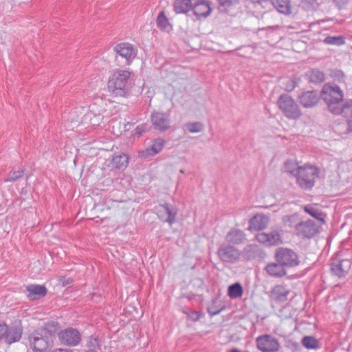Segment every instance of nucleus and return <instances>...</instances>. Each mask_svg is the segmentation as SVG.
I'll return each mask as SVG.
<instances>
[{"label": "nucleus", "mask_w": 352, "mask_h": 352, "mask_svg": "<svg viewBox=\"0 0 352 352\" xmlns=\"http://www.w3.org/2000/svg\"><path fill=\"white\" fill-rule=\"evenodd\" d=\"M186 126L187 130L192 133L201 132L204 129V125L199 122H189Z\"/></svg>", "instance_id": "38"}, {"label": "nucleus", "mask_w": 352, "mask_h": 352, "mask_svg": "<svg viewBox=\"0 0 352 352\" xmlns=\"http://www.w3.org/2000/svg\"><path fill=\"white\" fill-rule=\"evenodd\" d=\"M274 7L280 12L284 14H291L290 0H271Z\"/></svg>", "instance_id": "25"}, {"label": "nucleus", "mask_w": 352, "mask_h": 352, "mask_svg": "<svg viewBox=\"0 0 352 352\" xmlns=\"http://www.w3.org/2000/svg\"><path fill=\"white\" fill-rule=\"evenodd\" d=\"M189 316H190V318H191L192 320L197 321V320H198L199 319L200 314H199V312L192 311V312L190 313Z\"/></svg>", "instance_id": "48"}, {"label": "nucleus", "mask_w": 352, "mask_h": 352, "mask_svg": "<svg viewBox=\"0 0 352 352\" xmlns=\"http://www.w3.org/2000/svg\"><path fill=\"white\" fill-rule=\"evenodd\" d=\"M24 174L23 169L10 171L6 178L4 179L5 182H12L21 178Z\"/></svg>", "instance_id": "37"}, {"label": "nucleus", "mask_w": 352, "mask_h": 352, "mask_svg": "<svg viewBox=\"0 0 352 352\" xmlns=\"http://www.w3.org/2000/svg\"><path fill=\"white\" fill-rule=\"evenodd\" d=\"M131 73L128 70L116 69L109 76L107 87L113 96L126 97L130 89Z\"/></svg>", "instance_id": "1"}, {"label": "nucleus", "mask_w": 352, "mask_h": 352, "mask_svg": "<svg viewBox=\"0 0 352 352\" xmlns=\"http://www.w3.org/2000/svg\"><path fill=\"white\" fill-rule=\"evenodd\" d=\"M230 352H239V351L237 349H233Z\"/></svg>", "instance_id": "53"}, {"label": "nucleus", "mask_w": 352, "mask_h": 352, "mask_svg": "<svg viewBox=\"0 0 352 352\" xmlns=\"http://www.w3.org/2000/svg\"><path fill=\"white\" fill-rule=\"evenodd\" d=\"M258 248L256 245H248L244 249V253L246 258L249 260L254 258L256 253L258 252Z\"/></svg>", "instance_id": "40"}, {"label": "nucleus", "mask_w": 352, "mask_h": 352, "mask_svg": "<svg viewBox=\"0 0 352 352\" xmlns=\"http://www.w3.org/2000/svg\"><path fill=\"white\" fill-rule=\"evenodd\" d=\"M256 239L259 243L267 246L277 245L282 243L280 234L277 230H272L270 233H258Z\"/></svg>", "instance_id": "17"}, {"label": "nucleus", "mask_w": 352, "mask_h": 352, "mask_svg": "<svg viewBox=\"0 0 352 352\" xmlns=\"http://www.w3.org/2000/svg\"><path fill=\"white\" fill-rule=\"evenodd\" d=\"M128 156L124 153L116 155L112 158L111 165L116 168H122L128 164Z\"/></svg>", "instance_id": "30"}, {"label": "nucleus", "mask_w": 352, "mask_h": 352, "mask_svg": "<svg viewBox=\"0 0 352 352\" xmlns=\"http://www.w3.org/2000/svg\"><path fill=\"white\" fill-rule=\"evenodd\" d=\"M320 98L327 104L328 110L332 113L338 112V106L344 98V93L338 85L325 84L321 90Z\"/></svg>", "instance_id": "2"}, {"label": "nucleus", "mask_w": 352, "mask_h": 352, "mask_svg": "<svg viewBox=\"0 0 352 352\" xmlns=\"http://www.w3.org/2000/svg\"><path fill=\"white\" fill-rule=\"evenodd\" d=\"M60 342L65 345L73 346L78 345L81 340L80 332L73 328H68L58 333Z\"/></svg>", "instance_id": "11"}, {"label": "nucleus", "mask_w": 352, "mask_h": 352, "mask_svg": "<svg viewBox=\"0 0 352 352\" xmlns=\"http://www.w3.org/2000/svg\"><path fill=\"white\" fill-rule=\"evenodd\" d=\"M151 122L155 129L164 131L170 128V114L165 112L155 111L151 116Z\"/></svg>", "instance_id": "12"}, {"label": "nucleus", "mask_w": 352, "mask_h": 352, "mask_svg": "<svg viewBox=\"0 0 352 352\" xmlns=\"http://www.w3.org/2000/svg\"><path fill=\"white\" fill-rule=\"evenodd\" d=\"M300 166L296 162L288 160L285 163V168L286 172L293 175L296 177L298 168Z\"/></svg>", "instance_id": "34"}, {"label": "nucleus", "mask_w": 352, "mask_h": 352, "mask_svg": "<svg viewBox=\"0 0 352 352\" xmlns=\"http://www.w3.org/2000/svg\"><path fill=\"white\" fill-rule=\"evenodd\" d=\"M7 332L5 333L4 341L8 344L19 341L21 338L23 329L21 326L15 322L11 326L7 325Z\"/></svg>", "instance_id": "18"}, {"label": "nucleus", "mask_w": 352, "mask_h": 352, "mask_svg": "<svg viewBox=\"0 0 352 352\" xmlns=\"http://www.w3.org/2000/svg\"><path fill=\"white\" fill-rule=\"evenodd\" d=\"M301 3L307 10L314 8L318 5L317 0H302Z\"/></svg>", "instance_id": "42"}, {"label": "nucleus", "mask_w": 352, "mask_h": 352, "mask_svg": "<svg viewBox=\"0 0 352 352\" xmlns=\"http://www.w3.org/2000/svg\"><path fill=\"white\" fill-rule=\"evenodd\" d=\"M302 345L309 349H316L318 347V340L311 336H305L302 340Z\"/></svg>", "instance_id": "35"}, {"label": "nucleus", "mask_w": 352, "mask_h": 352, "mask_svg": "<svg viewBox=\"0 0 352 352\" xmlns=\"http://www.w3.org/2000/svg\"><path fill=\"white\" fill-rule=\"evenodd\" d=\"M26 289L29 292L28 298L30 300H35L38 297L45 296L47 294V289L44 285H29L26 287Z\"/></svg>", "instance_id": "22"}, {"label": "nucleus", "mask_w": 352, "mask_h": 352, "mask_svg": "<svg viewBox=\"0 0 352 352\" xmlns=\"http://www.w3.org/2000/svg\"><path fill=\"white\" fill-rule=\"evenodd\" d=\"M337 73H338V77H339V78H340V76L342 78L344 77V74H343L341 72L338 71V72H337Z\"/></svg>", "instance_id": "51"}, {"label": "nucleus", "mask_w": 352, "mask_h": 352, "mask_svg": "<svg viewBox=\"0 0 352 352\" xmlns=\"http://www.w3.org/2000/svg\"><path fill=\"white\" fill-rule=\"evenodd\" d=\"M295 217V215L286 216L283 218V221L285 225L288 226L289 227H292L293 219H294Z\"/></svg>", "instance_id": "46"}, {"label": "nucleus", "mask_w": 352, "mask_h": 352, "mask_svg": "<svg viewBox=\"0 0 352 352\" xmlns=\"http://www.w3.org/2000/svg\"><path fill=\"white\" fill-rule=\"evenodd\" d=\"M7 324L0 323V340L4 339L5 333L7 332Z\"/></svg>", "instance_id": "47"}, {"label": "nucleus", "mask_w": 352, "mask_h": 352, "mask_svg": "<svg viewBox=\"0 0 352 352\" xmlns=\"http://www.w3.org/2000/svg\"><path fill=\"white\" fill-rule=\"evenodd\" d=\"M165 141L162 138H157L153 141L151 146L144 151L145 156H153L159 153L164 148Z\"/></svg>", "instance_id": "24"}, {"label": "nucleus", "mask_w": 352, "mask_h": 352, "mask_svg": "<svg viewBox=\"0 0 352 352\" xmlns=\"http://www.w3.org/2000/svg\"><path fill=\"white\" fill-rule=\"evenodd\" d=\"M86 346L91 349V350L99 349L100 347V341L98 337L96 335H92L89 337L87 340Z\"/></svg>", "instance_id": "36"}, {"label": "nucleus", "mask_w": 352, "mask_h": 352, "mask_svg": "<svg viewBox=\"0 0 352 352\" xmlns=\"http://www.w3.org/2000/svg\"><path fill=\"white\" fill-rule=\"evenodd\" d=\"M174 10L177 14L187 13L192 8L191 0H175Z\"/></svg>", "instance_id": "26"}, {"label": "nucleus", "mask_w": 352, "mask_h": 352, "mask_svg": "<svg viewBox=\"0 0 352 352\" xmlns=\"http://www.w3.org/2000/svg\"><path fill=\"white\" fill-rule=\"evenodd\" d=\"M318 175V168L311 164H305L298 168L296 176L297 184L302 189H311L314 186Z\"/></svg>", "instance_id": "4"}, {"label": "nucleus", "mask_w": 352, "mask_h": 352, "mask_svg": "<svg viewBox=\"0 0 352 352\" xmlns=\"http://www.w3.org/2000/svg\"><path fill=\"white\" fill-rule=\"evenodd\" d=\"M148 130V125L146 124H142L136 126L135 129V135L138 137H140L144 133Z\"/></svg>", "instance_id": "43"}, {"label": "nucleus", "mask_w": 352, "mask_h": 352, "mask_svg": "<svg viewBox=\"0 0 352 352\" xmlns=\"http://www.w3.org/2000/svg\"><path fill=\"white\" fill-rule=\"evenodd\" d=\"M269 222L268 217L265 214H258L249 221V229L251 230H261L265 229Z\"/></svg>", "instance_id": "19"}, {"label": "nucleus", "mask_w": 352, "mask_h": 352, "mask_svg": "<svg viewBox=\"0 0 352 352\" xmlns=\"http://www.w3.org/2000/svg\"><path fill=\"white\" fill-rule=\"evenodd\" d=\"M219 8L224 12H228V10L239 3V0H217Z\"/></svg>", "instance_id": "33"}, {"label": "nucleus", "mask_w": 352, "mask_h": 352, "mask_svg": "<svg viewBox=\"0 0 352 352\" xmlns=\"http://www.w3.org/2000/svg\"><path fill=\"white\" fill-rule=\"evenodd\" d=\"M296 87V82L294 80H287L285 85V90L287 91H292Z\"/></svg>", "instance_id": "45"}, {"label": "nucleus", "mask_w": 352, "mask_h": 352, "mask_svg": "<svg viewBox=\"0 0 352 352\" xmlns=\"http://www.w3.org/2000/svg\"><path fill=\"white\" fill-rule=\"evenodd\" d=\"M291 291L283 285L274 286L269 293V298L271 301L283 303L287 300L288 296Z\"/></svg>", "instance_id": "16"}, {"label": "nucleus", "mask_w": 352, "mask_h": 352, "mask_svg": "<svg viewBox=\"0 0 352 352\" xmlns=\"http://www.w3.org/2000/svg\"><path fill=\"white\" fill-rule=\"evenodd\" d=\"M272 28H274V29H277V28H279V26L278 25H276V26H273Z\"/></svg>", "instance_id": "54"}, {"label": "nucleus", "mask_w": 352, "mask_h": 352, "mask_svg": "<svg viewBox=\"0 0 352 352\" xmlns=\"http://www.w3.org/2000/svg\"><path fill=\"white\" fill-rule=\"evenodd\" d=\"M194 14L198 19L201 17H207L211 13V8L208 2L204 1H195L193 6H192Z\"/></svg>", "instance_id": "20"}, {"label": "nucleus", "mask_w": 352, "mask_h": 352, "mask_svg": "<svg viewBox=\"0 0 352 352\" xmlns=\"http://www.w3.org/2000/svg\"><path fill=\"white\" fill-rule=\"evenodd\" d=\"M155 213L163 222H167L172 225L175 222L177 214V209L175 206L169 204H159L153 208Z\"/></svg>", "instance_id": "7"}, {"label": "nucleus", "mask_w": 352, "mask_h": 352, "mask_svg": "<svg viewBox=\"0 0 352 352\" xmlns=\"http://www.w3.org/2000/svg\"><path fill=\"white\" fill-rule=\"evenodd\" d=\"M265 270L267 273L272 277H283L287 274L285 267L280 263H268Z\"/></svg>", "instance_id": "21"}, {"label": "nucleus", "mask_w": 352, "mask_h": 352, "mask_svg": "<svg viewBox=\"0 0 352 352\" xmlns=\"http://www.w3.org/2000/svg\"><path fill=\"white\" fill-rule=\"evenodd\" d=\"M275 258L276 262L281 263L285 268L294 267L300 263L297 254L286 248H278L276 250Z\"/></svg>", "instance_id": "6"}, {"label": "nucleus", "mask_w": 352, "mask_h": 352, "mask_svg": "<svg viewBox=\"0 0 352 352\" xmlns=\"http://www.w3.org/2000/svg\"><path fill=\"white\" fill-rule=\"evenodd\" d=\"M52 352H73V351L69 349H57L54 350Z\"/></svg>", "instance_id": "49"}, {"label": "nucleus", "mask_w": 352, "mask_h": 352, "mask_svg": "<svg viewBox=\"0 0 352 352\" xmlns=\"http://www.w3.org/2000/svg\"><path fill=\"white\" fill-rule=\"evenodd\" d=\"M351 265L349 259L336 260L331 264V274L338 278H344L349 272Z\"/></svg>", "instance_id": "15"}, {"label": "nucleus", "mask_w": 352, "mask_h": 352, "mask_svg": "<svg viewBox=\"0 0 352 352\" xmlns=\"http://www.w3.org/2000/svg\"><path fill=\"white\" fill-rule=\"evenodd\" d=\"M333 115H342L347 120L352 118V100H346L343 104L338 106V112Z\"/></svg>", "instance_id": "27"}, {"label": "nucleus", "mask_w": 352, "mask_h": 352, "mask_svg": "<svg viewBox=\"0 0 352 352\" xmlns=\"http://www.w3.org/2000/svg\"><path fill=\"white\" fill-rule=\"evenodd\" d=\"M277 105L283 115L290 120H298L302 115L298 104L289 95L284 94L279 96Z\"/></svg>", "instance_id": "3"}, {"label": "nucleus", "mask_w": 352, "mask_h": 352, "mask_svg": "<svg viewBox=\"0 0 352 352\" xmlns=\"http://www.w3.org/2000/svg\"><path fill=\"white\" fill-rule=\"evenodd\" d=\"M243 289L241 285L239 283H236L228 287V296L231 298H238L242 296Z\"/></svg>", "instance_id": "31"}, {"label": "nucleus", "mask_w": 352, "mask_h": 352, "mask_svg": "<svg viewBox=\"0 0 352 352\" xmlns=\"http://www.w3.org/2000/svg\"><path fill=\"white\" fill-rule=\"evenodd\" d=\"M253 3L261 4L263 2H265L267 0H250Z\"/></svg>", "instance_id": "50"}, {"label": "nucleus", "mask_w": 352, "mask_h": 352, "mask_svg": "<svg viewBox=\"0 0 352 352\" xmlns=\"http://www.w3.org/2000/svg\"><path fill=\"white\" fill-rule=\"evenodd\" d=\"M307 76H308L310 82L316 84L321 83L325 80L324 74L317 69H312L309 70L307 73Z\"/></svg>", "instance_id": "28"}, {"label": "nucleus", "mask_w": 352, "mask_h": 352, "mask_svg": "<svg viewBox=\"0 0 352 352\" xmlns=\"http://www.w3.org/2000/svg\"><path fill=\"white\" fill-rule=\"evenodd\" d=\"M256 343L261 352H278L280 347L278 339L270 334L259 336L256 338Z\"/></svg>", "instance_id": "8"}, {"label": "nucleus", "mask_w": 352, "mask_h": 352, "mask_svg": "<svg viewBox=\"0 0 352 352\" xmlns=\"http://www.w3.org/2000/svg\"><path fill=\"white\" fill-rule=\"evenodd\" d=\"M295 228L297 235L302 238H311L318 232V226L311 220L302 221Z\"/></svg>", "instance_id": "13"}, {"label": "nucleus", "mask_w": 352, "mask_h": 352, "mask_svg": "<svg viewBox=\"0 0 352 352\" xmlns=\"http://www.w3.org/2000/svg\"><path fill=\"white\" fill-rule=\"evenodd\" d=\"M245 234L244 232L239 229H232L226 236V240L233 244H241L245 241Z\"/></svg>", "instance_id": "23"}, {"label": "nucleus", "mask_w": 352, "mask_h": 352, "mask_svg": "<svg viewBox=\"0 0 352 352\" xmlns=\"http://www.w3.org/2000/svg\"><path fill=\"white\" fill-rule=\"evenodd\" d=\"M219 312V311H215V312L211 313V314H212V315H216V314H217Z\"/></svg>", "instance_id": "52"}, {"label": "nucleus", "mask_w": 352, "mask_h": 352, "mask_svg": "<svg viewBox=\"0 0 352 352\" xmlns=\"http://www.w3.org/2000/svg\"><path fill=\"white\" fill-rule=\"evenodd\" d=\"M113 51L125 59L126 65H130L137 55V49L129 43L117 44L113 47Z\"/></svg>", "instance_id": "9"}, {"label": "nucleus", "mask_w": 352, "mask_h": 352, "mask_svg": "<svg viewBox=\"0 0 352 352\" xmlns=\"http://www.w3.org/2000/svg\"><path fill=\"white\" fill-rule=\"evenodd\" d=\"M320 95L316 90L303 91L298 94L297 99L305 108H311L316 106L320 100Z\"/></svg>", "instance_id": "14"}, {"label": "nucleus", "mask_w": 352, "mask_h": 352, "mask_svg": "<svg viewBox=\"0 0 352 352\" xmlns=\"http://www.w3.org/2000/svg\"><path fill=\"white\" fill-rule=\"evenodd\" d=\"M157 26L163 31H169L171 29V25L168 21V18L166 16L164 11H162L158 14L156 19Z\"/></svg>", "instance_id": "29"}, {"label": "nucleus", "mask_w": 352, "mask_h": 352, "mask_svg": "<svg viewBox=\"0 0 352 352\" xmlns=\"http://www.w3.org/2000/svg\"><path fill=\"white\" fill-rule=\"evenodd\" d=\"M305 211L309 214L311 217L324 222V219L322 217V214L314 207L311 206H307L305 207Z\"/></svg>", "instance_id": "39"}, {"label": "nucleus", "mask_w": 352, "mask_h": 352, "mask_svg": "<svg viewBox=\"0 0 352 352\" xmlns=\"http://www.w3.org/2000/svg\"><path fill=\"white\" fill-rule=\"evenodd\" d=\"M52 334L45 327L39 328L28 338L30 344L34 352H45L50 346Z\"/></svg>", "instance_id": "5"}, {"label": "nucleus", "mask_w": 352, "mask_h": 352, "mask_svg": "<svg viewBox=\"0 0 352 352\" xmlns=\"http://www.w3.org/2000/svg\"><path fill=\"white\" fill-rule=\"evenodd\" d=\"M350 0H333L335 6L340 10L344 9Z\"/></svg>", "instance_id": "44"}, {"label": "nucleus", "mask_w": 352, "mask_h": 352, "mask_svg": "<svg viewBox=\"0 0 352 352\" xmlns=\"http://www.w3.org/2000/svg\"><path fill=\"white\" fill-rule=\"evenodd\" d=\"M339 126H340L339 125L335 126L334 130L336 132L338 133L340 135L346 133H349V132L352 133V118L348 120L346 124H343V126H344L346 128V130L344 131H341L339 129Z\"/></svg>", "instance_id": "41"}, {"label": "nucleus", "mask_w": 352, "mask_h": 352, "mask_svg": "<svg viewBox=\"0 0 352 352\" xmlns=\"http://www.w3.org/2000/svg\"><path fill=\"white\" fill-rule=\"evenodd\" d=\"M323 42L327 45L340 46L344 44L345 40L342 36H329L323 40Z\"/></svg>", "instance_id": "32"}, {"label": "nucleus", "mask_w": 352, "mask_h": 352, "mask_svg": "<svg viewBox=\"0 0 352 352\" xmlns=\"http://www.w3.org/2000/svg\"><path fill=\"white\" fill-rule=\"evenodd\" d=\"M217 254L221 261L230 263L236 262L241 256L240 251L230 245L220 246Z\"/></svg>", "instance_id": "10"}]
</instances>
